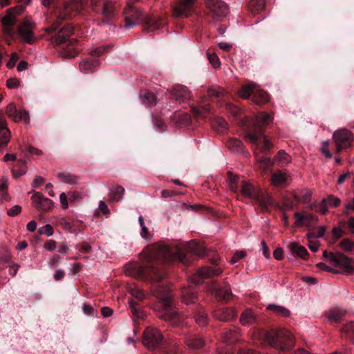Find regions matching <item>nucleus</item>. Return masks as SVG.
Segmentation results:
<instances>
[{
    "label": "nucleus",
    "instance_id": "e433bc0d",
    "mask_svg": "<svg viewBox=\"0 0 354 354\" xmlns=\"http://www.w3.org/2000/svg\"><path fill=\"white\" fill-rule=\"evenodd\" d=\"M10 139V133L6 123L0 127V145H6Z\"/></svg>",
    "mask_w": 354,
    "mask_h": 354
},
{
    "label": "nucleus",
    "instance_id": "58836bf2",
    "mask_svg": "<svg viewBox=\"0 0 354 354\" xmlns=\"http://www.w3.org/2000/svg\"><path fill=\"white\" fill-rule=\"evenodd\" d=\"M138 222L141 227L140 236L146 240H150L153 236V233L146 227L142 216H139Z\"/></svg>",
    "mask_w": 354,
    "mask_h": 354
},
{
    "label": "nucleus",
    "instance_id": "603ef678",
    "mask_svg": "<svg viewBox=\"0 0 354 354\" xmlns=\"http://www.w3.org/2000/svg\"><path fill=\"white\" fill-rule=\"evenodd\" d=\"M300 196L302 203L308 204L310 201L312 193L309 189H303L301 191Z\"/></svg>",
    "mask_w": 354,
    "mask_h": 354
},
{
    "label": "nucleus",
    "instance_id": "f704fd0d",
    "mask_svg": "<svg viewBox=\"0 0 354 354\" xmlns=\"http://www.w3.org/2000/svg\"><path fill=\"white\" fill-rule=\"evenodd\" d=\"M326 232V227L324 225H320L317 227L313 228L307 234L308 239H319L323 237Z\"/></svg>",
    "mask_w": 354,
    "mask_h": 354
},
{
    "label": "nucleus",
    "instance_id": "b1692460",
    "mask_svg": "<svg viewBox=\"0 0 354 354\" xmlns=\"http://www.w3.org/2000/svg\"><path fill=\"white\" fill-rule=\"evenodd\" d=\"M288 247L292 254L304 259L307 258L308 254V251L304 246L295 242H292L290 243Z\"/></svg>",
    "mask_w": 354,
    "mask_h": 354
},
{
    "label": "nucleus",
    "instance_id": "a18cd8bd",
    "mask_svg": "<svg viewBox=\"0 0 354 354\" xmlns=\"http://www.w3.org/2000/svg\"><path fill=\"white\" fill-rule=\"evenodd\" d=\"M339 246L346 252L354 251V241L350 239H344L339 243Z\"/></svg>",
    "mask_w": 354,
    "mask_h": 354
},
{
    "label": "nucleus",
    "instance_id": "72a5a7b5",
    "mask_svg": "<svg viewBox=\"0 0 354 354\" xmlns=\"http://www.w3.org/2000/svg\"><path fill=\"white\" fill-rule=\"evenodd\" d=\"M257 84L252 82L248 85L243 86L239 91V95L243 98H248L250 95H254Z\"/></svg>",
    "mask_w": 354,
    "mask_h": 354
},
{
    "label": "nucleus",
    "instance_id": "7ed1b4c3",
    "mask_svg": "<svg viewBox=\"0 0 354 354\" xmlns=\"http://www.w3.org/2000/svg\"><path fill=\"white\" fill-rule=\"evenodd\" d=\"M272 120L273 117L270 113L261 112L257 114L254 122V132L247 130L245 135V140L254 146H258L261 143L263 151L270 150L272 147V143L259 129L268 125Z\"/></svg>",
    "mask_w": 354,
    "mask_h": 354
},
{
    "label": "nucleus",
    "instance_id": "9d476101",
    "mask_svg": "<svg viewBox=\"0 0 354 354\" xmlns=\"http://www.w3.org/2000/svg\"><path fill=\"white\" fill-rule=\"evenodd\" d=\"M206 4L215 18L219 19L228 14V6L221 0H207Z\"/></svg>",
    "mask_w": 354,
    "mask_h": 354
},
{
    "label": "nucleus",
    "instance_id": "c03bdc74",
    "mask_svg": "<svg viewBox=\"0 0 354 354\" xmlns=\"http://www.w3.org/2000/svg\"><path fill=\"white\" fill-rule=\"evenodd\" d=\"M255 200L258 201L260 205L264 208L269 207L273 203L272 198L268 195L257 196Z\"/></svg>",
    "mask_w": 354,
    "mask_h": 354
},
{
    "label": "nucleus",
    "instance_id": "9b49d317",
    "mask_svg": "<svg viewBox=\"0 0 354 354\" xmlns=\"http://www.w3.org/2000/svg\"><path fill=\"white\" fill-rule=\"evenodd\" d=\"M296 226H304L310 229L313 224L317 223L318 217L313 214H308L304 211L297 212L294 214Z\"/></svg>",
    "mask_w": 354,
    "mask_h": 354
},
{
    "label": "nucleus",
    "instance_id": "de8ad7c7",
    "mask_svg": "<svg viewBox=\"0 0 354 354\" xmlns=\"http://www.w3.org/2000/svg\"><path fill=\"white\" fill-rule=\"evenodd\" d=\"M243 143L241 140L236 138H231L228 142V147L233 151H239L241 150Z\"/></svg>",
    "mask_w": 354,
    "mask_h": 354
},
{
    "label": "nucleus",
    "instance_id": "aec40b11",
    "mask_svg": "<svg viewBox=\"0 0 354 354\" xmlns=\"http://www.w3.org/2000/svg\"><path fill=\"white\" fill-rule=\"evenodd\" d=\"M73 33V29L69 25L62 28L58 32L55 41L57 44H63L68 41V37Z\"/></svg>",
    "mask_w": 354,
    "mask_h": 354
},
{
    "label": "nucleus",
    "instance_id": "c9c22d12",
    "mask_svg": "<svg viewBox=\"0 0 354 354\" xmlns=\"http://www.w3.org/2000/svg\"><path fill=\"white\" fill-rule=\"evenodd\" d=\"M249 9L253 13L259 12L263 10L266 6L265 0H250L249 2Z\"/></svg>",
    "mask_w": 354,
    "mask_h": 354
},
{
    "label": "nucleus",
    "instance_id": "49530a36",
    "mask_svg": "<svg viewBox=\"0 0 354 354\" xmlns=\"http://www.w3.org/2000/svg\"><path fill=\"white\" fill-rule=\"evenodd\" d=\"M187 344L190 348L198 349L201 348L204 343L201 339L192 337L187 340Z\"/></svg>",
    "mask_w": 354,
    "mask_h": 354
},
{
    "label": "nucleus",
    "instance_id": "774afa93",
    "mask_svg": "<svg viewBox=\"0 0 354 354\" xmlns=\"http://www.w3.org/2000/svg\"><path fill=\"white\" fill-rule=\"evenodd\" d=\"M342 330L345 333H354V322H351L348 323L342 328Z\"/></svg>",
    "mask_w": 354,
    "mask_h": 354
},
{
    "label": "nucleus",
    "instance_id": "2eb2a0df",
    "mask_svg": "<svg viewBox=\"0 0 354 354\" xmlns=\"http://www.w3.org/2000/svg\"><path fill=\"white\" fill-rule=\"evenodd\" d=\"M196 0H179L174 6V15L175 17L187 16L191 12Z\"/></svg>",
    "mask_w": 354,
    "mask_h": 354
},
{
    "label": "nucleus",
    "instance_id": "8fccbe9b",
    "mask_svg": "<svg viewBox=\"0 0 354 354\" xmlns=\"http://www.w3.org/2000/svg\"><path fill=\"white\" fill-rule=\"evenodd\" d=\"M38 232L40 234L46 235L47 236H53L54 230L53 227L50 224H46L39 228Z\"/></svg>",
    "mask_w": 354,
    "mask_h": 354
},
{
    "label": "nucleus",
    "instance_id": "f257e3e1",
    "mask_svg": "<svg viewBox=\"0 0 354 354\" xmlns=\"http://www.w3.org/2000/svg\"><path fill=\"white\" fill-rule=\"evenodd\" d=\"M142 255L145 258V261L142 265H136L134 267L133 275L136 277L149 279L153 282L152 292L160 299L164 308L163 311L159 313V316L164 319H173L177 315V312L173 307L172 296L167 287L158 284L165 274L149 263L151 259H178L187 264L189 261L186 259V254L178 247L170 248L167 244L161 243L148 246L143 250Z\"/></svg>",
    "mask_w": 354,
    "mask_h": 354
},
{
    "label": "nucleus",
    "instance_id": "4be33fe9",
    "mask_svg": "<svg viewBox=\"0 0 354 354\" xmlns=\"http://www.w3.org/2000/svg\"><path fill=\"white\" fill-rule=\"evenodd\" d=\"M288 180V176L285 172L278 170L271 176V184L274 187L282 186Z\"/></svg>",
    "mask_w": 354,
    "mask_h": 354
},
{
    "label": "nucleus",
    "instance_id": "1a4fd4ad",
    "mask_svg": "<svg viewBox=\"0 0 354 354\" xmlns=\"http://www.w3.org/2000/svg\"><path fill=\"white\" fill-rule=\"evenodd\" d=\"M352 133L345 129L337 130L333 133V139L336 144L337 151L350 147V141L352 140Z\"/></svg>",
    "mask_w": 354,
    "mask_h": 354
},
{
    "label": "nucleus",
    "instance_id": "3c124183",
    "mask_svg": "<svg viewBox=\"0 0 354 354\" xmlns=\"http://www.w3.org/2000/svg\"><path fill=\"white\" fill-rule=\"evenodd\" d=\"M18 167L19 169L15 167L12 170V174L15 177L21 176L26 172V166L24 162L19 163Z\"/></svg>",
    "mask_w": 354,
    "mask_h": 354
},
{
    "label": "nucleus",
    "instance_id": "f3484780",
    "mask_svg": "<svg viewBox=\"0 0 354 354\" xmlns=\"http://www.w3.org/2000/svg\"><path fill=\"white\" fill-rule=\"evenodd\" d=\"M209 291L216 297H220L224 300H228L232 296V292L228 285H225L223 288H219L215 281L211 283Z\"/></svg>",
    "mask_w": 354,
    "mask_h": 354
},
{
    "label": "nucleus",
    "instance_id": "c756f323",
    "mask_svg": "<svg viewBox=\"0 0 354 354\" xmlns=\"http://www.w3.org/2000/svg\"><path fill=\"white\" fill-rule=\"evenodd\" d=\"M256 316L251 310H245L240 317V322L242 325H250L256 322Z\"/></svg>",
    "mask_w": 354,
    "mask_h": 354
},
{
    "label": "nucleus",
    "instance_id": "ea45409f",
    "mask_svg": "<svg viewBox=\"0 0 354 354\" xmlns=\"http://www.w3.org/2000/svg\"><path fill=\"white\" fill-rule=\"evenodd\" d=\"M268 310L274 312V313L279 315L283 317H288L290 315V311L288 309L286 308L283 306L275 305V304H270L268 308Z\"/></svg>",
    "mask_w": 354,
    "mask_h": 354
},
{
    "label": "nucleus",
    "instance_id": "a19ab883",
    "mask_svg": "<svg viewBox=\"0 0 354 354\" xmlns=\"http://www.w3.org/2000/svg\"><path fill=\"white\" fill-rule=\"evenodd\" d=\"M124 189L121 186L113 187L110 191V196L111 200L118 201L124 195Z\"/></svg>",
    "mask_w": 354,
    "mask_h": 354
},
{
    "label": "nucleus",
    "instance_id": "bf43d9fd",
    "mask_svg": "<svg viewBox=\"0 0 354 354\" xmlns=\"http://www.w3.org/2000/svg\"><path fill=\"white\" fill-rule=\"evenodd\" d=\"M57 247L55 241L53 239L48 240L43 245V248L48 251H53Z\"/></svg>",
    "mask_w": 354,
    "mask_h": 354
},
{
    "label": "nucleus",
    "instance_id": "f03ea898",
    "mask_svg": "<svg viewBox=\"0 0 354 354\" xmlns=\"http://www.w3.org/2000/svg\"><path fill=\"white\" fill-rule=\"evenodd\" d=\"M87 1L88 0H68L66 1L63 12L57 15V21L46 28V31L55 30L60 21L71 17L73 14L79 13ZM91 6L93 11L100 12L103 15L104 23L115 15V8L111 0H91Z\"/></svg>",
    "mask_w": 354,
    "mask_h": 354
},
{
    "label": "nucleus",
    "instance_id": "6e6d98bb",
    "mask_svg": "<svg viewBox=\"0 0 354 354\" xmlns=\"http://www.w3.org/2000/svg\"><path fill=\"white\" fill-rule=\"evenodd\" d=\"M209 62L212 64L214 68H216L220 66V61L218 56L215 54H207Z\"/></svg>",
    "mask_w": 354,
    "mask_h": 354
},
{
    "label": "nucleus",
    "instance_id": "ddd939ff",
    "mask_svg": "<svg viewBox=\"0 0 354 354\" xmlns=\"http://www.w3.org/2000/svg\"><path fill=\"white\" fill-rule=\"evenodd\" d=\"M18 33L22 42L25 44H31L35 41V37L32 32V26L27 21H24L19 24Z\"/></svg>",
    "mask_w": 354,
    "mask_h": 354
},
{
    "label": "nucleus",
    "instance_id": "393cba45",
    "mask_svg": "<svg viewBox=\"0 0 354 354\" xmlns=\"http://www.w3.org/2000/svg\"><path fill=\"white\" fill-rule=\"evenodd\" d=\"M274 162L279 167H284L291 161V156L283 150L279 151L274 158Z\"/></svg>",
    "mask_w": 354,
    "mask_h": 354
},
{
    "label": "nucleus",
    "instance_id": "0eeeda50",
    "mask_svg": "<svg viewBox=\"0 0 354 354\" xmlns=\"http://www.w3.org/2000/svg\"><path fill=\"white\" fill-rule=\"evenodd\" d=\"M162 340V335L157 328H147L144 333L143 344L149 348L152 349L158 345Z\"/></svg>",
    "mask_w": 354,
    "mask_h": 354
},
{
    "label": "nucleus",
    "instance_id": "412c9836",
    "mask_svg": "<svg viewBox=\"0 0 354 354\" xmlns=\"http://www.w3.org/2000/svg\"><path fill=\"white\" fill-rule=\"evenodd\" d=\"M240 330L236 327H233L225 331L223 335V341L227 344H232L239 339Z\"/></svg>",
    "mask_w": 354,
    "mask_h": 354
},
{
    "label": "nucleus",
    "instance_id": "4d7b16f0",
    "mask_svg": "<svg viewBox=\"0 0 354 354\" xmlns=\"http://www.w3.org/2000/svg\"><path fill=\"white\" fill-rule=\"evenodd\" d=\"M61 257L58 254H54L49 259L48 266L50 268L55 267L59 262Z\"/></svg>",
    "mask_w": 354,
    "mask_h": 354
},
{
    "label": "nucleus",
    "instance_id": "69168bd1",
    "mask_svg": "<svg viewBox=\"0 0 354 354\" xmlns=\"http://www.w3.org/2000/svg\"><path fill=\"white\" fill-rule=\"evenodd\" d=\"M228 109L229 114H230L234 118H236L237 116H239L241 112V110L238 107L232 104L228 105Z\"/></svg>",
    "mask_w": 354,
    "mask_h": 354
},
{
    "label": "nucleus",
    "instance_id": "37998d69",
    "mask_svg": "<svg viewBox=\"0 0 354 354\" xmlns=\"http://www.w3.org/2000/svg\"><path fill=\"white\" fill-rule=\"evenodd\" d=\"M8 187V178L3 177L0 180V198L1 199H6L7 197Z\"/></svg>",
    "mask_w": 354,
    "mask_h": 354
},
{
    "label": "nucleus",
    "instance_id": "4c0bfd02",
    "mask_svg": "<svg viewBox=\"0 0 354 354\" xmlns=\"http://www.w3.org/2000/svg\"><path fill=\"white\" fill-rule=\"evenodd\" d=\"M257 161L260 169L263 171L270 170L274 164V160H272L270 158L264 156L259 158Z\"/></svg>",
    "mask_w": 354,
    "mask_h": 354
},
{
    "label": "nucleus",
    "instance_id": "423d86ee",
    "mask_svg": "<svg viewBox=\"0 0 354 354\" xmlns=\"http://www.w3.org/2000/svg\"><path fill=\"white\" fill-rule=\"evenodd\" d=\"M125 19V27L131 28L135 26L142 19V12L136 8L127 3V6L124 10Z\"/></svg>",
    "mask_w": 354,
    "mask_h": 354
},
{
    "label": "nucleus",
    "instance_id": "39448f33",
    "mask_svg": "<svg viewBox=\"0 0 354 354\" xmlns=\"http://www.w3.org/2000/svg\"><path fill=\"white\" fill-rule=\"evenodd\" d=\"M21 11V8L16 7L7 10L5 16L2 17L1 22L4 29V34L10 37H13L15 32L12 26L16 22V16Z\"/></svg>",
    "mask_w": 354,
    "mask_h": 354
},
{
    "label": "nucleus",
    "instance_id": "79ce46f5",
    "mask_svg": "<svg viewBox=\"0 0 354 354\" xmlns=\"http://www.w3.org/2000/svg\"><path fill=\"white\" fill-rule=\"evenodd\" d=\"M128 291L134 299L138 300H142L145 297V292L138 286H131Z\"/></svg>",
    "mask_w": 354,
    "mask_h": 354
},
{
    "label": "nucleus",
    "instance_id": "5701e85b",
    "mask_svg": "<svg viewBox=\"0 0 354 354\" xmlns=\"http://www.w3.org/2000/svg\"><path fill=\"white\" fill-rule=\"evenodd\" d=\"M215 317L221 321L227 322L236 317V314L232 309L223 308L215 313Z\"/></svg>",
    "mask_w": 354,
    "mask_h": 354
},
{
    "label": "nucleus",
    "instance_id": "6ab92c4d",
    "mask_svg": "<svg viewBox=\"0 0 354 354\" xmlns=\"http://www.w3.org/2000/svg\"><path fill=\"white\" fill-rule=\"evenodd\" d=\"M185 250L187 252L198 257H202L206 253L205 246L202 243L194 241L187 243L185 244Z\"/></svg>",
    "mask_w": 354,
    "mask_h": 354
},
{
    "label": "nucleus",
    "instance_id": "6e6552de",
    "mask_svg": "<svg viewBox=\"0 0 354 354\" xmlns=\"http://www.w3.org/2000/svg\"><path fill=\"white\" fill-rule=\"evenodd\" d=\"M323 256L328 261L335 266L343 268L345 270H349L352 268L351 260L342 253H328L324 251Z\"/></svg>",
    "mask_w": 354,
    "mask_h": 354
},
{
    "label": "nucleus",
    "instance_id": "864d4df0",
    "mask_svg": "<svg viewBox=\"0 0 354 354\" xmlns=\"http://www.w3.org/2000/svg\"><path fill=\"white\" fill-rule=\"evenodd\" d=\"M324 200L326 201V203L330 207H337L340 204V199L332 195L328 196Z\"/></svg>",
    "mask_w": 354,
    "mask_h": 354
},
{
    "label": "nucleus",
    "instance_id": "e2e57ef3",
    "mask_svg": "<svg viewBox=\"0 0 354 354\" xmlns=\"http://www.w3.org/2000/svg\"><path fill=\"white\" fill-rule=\"evenodd\" d=\"M344 230L339 226L334 227L332 232L333 237L335 239L340 238L344 234Z\"/></svg>",
    "mask_w": 354,
    "mask_h": 354
},
{
    "label": "nucleus",
    "instance_id": "bb28decb",
    "mask_svg": "<svg viewBox=\"0 0 354 354\" xmlns=\"http://www.w3.org/2000/svg\"><path fill=\"white\" fill-rule=\"evenodd\" d=\"M57 177L61 182L66 184L73 185L78 183V177L69 172H59Z\"/></svg>",
    "mask_w": 354,
    "mask_h": 354
},
{
    "label": "nucleus",
    "instance_id": "473e14b6",
    "mask_svg": "<svg viewBox=\"0 0 354 354\" xmlns=\"http://www.w3.org/2000/svg\"><path fill=\"white\" fill-rule=\"evenodd\" d=\"M346 312L339 308L335 307L331 308L328 313L329 320L333 322L339 321L345 315Z\"/></svg>",
    "mask_w": 354,
    "mask_h": 354
},
{
    "label": "nucleus",
    "instance_id": "0e129e2a",
    "mask_svg": "<svg viewBox=\"0 0 354 354\" xmlns=\"http://www.w3.org/2000/svg\"><path fill=\"white\" fill-rule=\"evenodd\" d=\"M21 211V207L19 205H15L7 212L8 214L10 216H15L19 214Z\"/></svg>",
    "mask_w": 354,
    "mask_h": 354
},
{
    "label": "nucleus",
    "instance_id": "680f3d73",
    "mask_svg": "<svg viewBox=\"0 0 354 354\" xmlns=\"http://www.w3.org/2000/svg\"><path fill=\"white\" fill-rule=\"evenodd\" d=\"M18 59H19V55L16 53H12L10 58L7 63V66L9 68H12L15 66V63Z\"/></svg>",
    "mask_w": 354,
    "mask_h": 354
},
{
    "label": "nucleus",
    "instance_id": "cd10ccee",
    "mask_svg": "<svg viewBox=\"0 0 354 354\" xmlns=\"http://www.w3.org/2000/svg\"><path fill=\"white\" fill-rule=\"evenodd\" d=\"M253 98V102L257 104H263L269 100L268 93L260 89L257 85L254 93Z\"/></svg>",
    "mask_w": 354,
    "mask_h": 354
},
{
    "label": "nucleus",
    "instance_id": "052dcab7",
    "mask_svg": "<svg viewBox=\"0 0 354 354\" xmlns=\"http://www.w3.org/2000/svg\"><path fill=\"white\" fill-rule=\"evenodd\" d=\"M308 248L311 251L317 252L319 248V241L313 239H308Z\"/></svg>",
    "mask_w": 354,
    "mask_h": 354
},
{
    "label": "nucleus",
    "instance_id": "c85d7f7f",
    "mask_svg": "<svg viewBox=\"0 0 354 354\" xmlns=\"http://www.w3.org/2000/svg\"><path fill=\"white\" fill-rule=\"evenodd\" d=\"M196 300V292L191 290L189 288L183 289L182 294V301L186 304H190L195 302Z\"/></svg>",
    "mask_w": 354,
    "mask_h": 354
},
{
    "label": "nucleus",
    "instance_id": "2f4dec72",
    "mask_svg": "<svg viewBox=\"0 0 354 354\" xmlns=\"http://www.w3.org/2000/svg\"><path fill=\"white\" fill-rule=\"evenodd\" d=\"M241 192L245 196L250 198L255 199L257 198V196H258L255 193L254 187L248 182L243 183Z\"/></svg>",
    "mask_w": 354,
    "mask_h": 354
},
{
    "label": "nucleus",
    "instance_id": "f8f14e48",
    "mask_svg": "<svg viewBox=\"0 0 354 354\" xmlns=\"http://www.w3.org/2000/svg\"><path fill=\"white\" fill-rule=\"evenodd\" d=\"M34 207L39 211L48 212L53 207V202L44 197L40 193H34L31 197Z\"/></svg>",
    "mask_w": 354,
    "mask_h": 354
},
{
    "label": "nucleus",
    "instance_id": "dca6fc26",
    "mask_svg": "<svg viewBox=\"0 0 354 354\" xmlns=\"http://www.w3.org/2000/svg\"><path fill=\"white\" fill-rule=\"evenodd\" d=\"M222 270L220 268H211L209 267H204L200 269L197 274L193 277V283L195 284H198L201 283V281L198 279V278H207V277H213L219 275L221 273Z\"/></svg>",
    "mask_w": 354,
    "mask_h": 354
},
{
    "label": "nucleus",
    "instance_id": "4468645a",
    "mask_svg": "<svg viewBox=\"0 0 354 354\" xmlns=\"http://www.w3.org/2000/svg\"><path fill=\"white\" fill-rule=\"evenodd\" d=\"M6 113L16 122L21 121H24L26 124L30 122V117L28 113L25 110L17 111L15 105L13 103H10L6 106Z\"/></svg>",
    "mask_w": 354,
    "mask_h": 354
},
{
    "label": "nucleus",
    "instance_id": "a211bd4d",
    "mask_svg": "<svg viewBox=\"0 0 354 354\" xmlns=\"http://www.w3.org/2000/svg\"><path fill=\"white\" fill-rule=\"evenodd\" d=\"M100 65V60L95 58H88L80 62V71L85 74L92 73Z\"/></svg>",
    "mask_w": 354,
    "mask_h": 354
},
{
    "label": "nucleus",
    "instance_id": "a878e982",
    "mask_svg": "<svg viewBox=\"0 0 354 354\" xmlns=\"http://www.w3.org/2000/svg\"><path fill=\"white\" fill-rule=\"evenodd\" d=\"M171 94L173 97L177 100L188 99L189 97L187 88L180 85L174 86L172 89Z\"/></svg>",
    "mask_w": 354,
    "mask_h": 354
},
{
    "label": "nucleus",
    "instance_id": "7c9ffc66",
    "mask_svg": "<svg viewBox=\"0 0 354 354\" xmlns=\"http://www.w3.org/2000/svg\"><path fill=\"white\" fill-rule=\"evenodd\" d=\"M140 97L143 103L149 106H153L157 103L155 95L148 91H142L140 93Z\"/></svg>",
    "mask_w": 354,
    "mask_h": 354
},
{
    "label": "nucleus",
    "instance_id": "13d9d810",
    "mask_svg": "<svg viewBox=\"0 0 354 354\" xmlns=\"http://www.w3.org/2000/svg\"><path fill=\"white\" fill-rule=\"evenodd\" d=\"M245 257V252L244 251H237L234 254L233 257L230 260L231 264H234L236 263L239 259H241Z\"/></svg>",
    "mask_w": 354,
    "mask_h": 354
},
{
    "label": "nucleus",
    "instance_id": "338daca9",
    "mask_svg": "<svg viewBox=\"0 0 354 354\" xmlns=\"http://www.w3.org/2000/svg\"><path fill=\"white\" fill-rule=\"evenodd\" d=\"M215 124L220 127L218 130L223 131L227 128V123L221 118H218L215 120Z\"/></svg>",
    "mask_w": 354,
    "mask_h": 354
},
{
    "label": "nucleus",
    "instance_id": "09e8293b",
    "mask_svg": "<svg viewBox=\"0 0 354 354\" xmlns=\"http://www.w3.org/2000/svg\"><path fill=\"white\" fill-rule=\"evenodd\" d=\"M195 321L200 326H204L207 324L208 318L205 313L200 311L195 316Z\"/></svg>",
    "mask_w": 354,
    "mask_h": 354
},
{
    "label": "nucleus",
    "instance_id": "20e7f679",
    "mask_svg": "<svg viewBox=\"0 0 354 354\" xmlns=\"http://www.w3.org/2000/svg\"><path fill=\"white\" fill-rule=\"evenodd\" d=\"M266 339L272 347L281 351L289 349L295 344L293 335L286 329L268 332L266 334Z\"/></svg>",
    "mask_w": 354,
    "mask_h": 354
},
{
    "label": "nucleus",
    "instance_id": "5fc2aeb1",
    "mask_svg": "<svg viewBox=\"0 0 354 354\" xmlns=\"http://www.w3.org/2000/svg\"><path fill=\"white\" fill-rule=\"evenodd\" d=\"M165 23L162 21H156L150 24L148 26V30L149 32H155L160 28L161 26H164Z\"/></svg>",
    "mask_w": 354,
    "mask_h": 354
}]
</instances>
